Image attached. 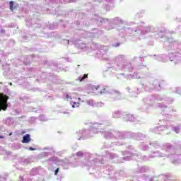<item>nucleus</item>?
I'll use <instances>...</instances> for the list:
<instances>
[{"instance_id":"13","label":"nucleus","mask_w":181,"mask_h":181,"mask_svg":"<svg viewBox=\"0 0 181 181\" xmlns=\"http://www.w3.org/2000/svg\"><path fill=\"white\" fill-rule=\"evenodd\" d=\"M8 135H9V136H11V135H12V132L9 133Z\"/></svg>"},{"instance_id":"12","label":"nucleus","mask_w":181,"mask_h":181,"mask_svg":"<svg viewBox=\"0 0 181 181\" xmlns=\"http://www.w3.org/2000/svg\"><path fill=\"white\" fill-rule=\"evenodd\" d=\"M4 136H0L1 139H4Z\"/></svg>"},{"instance_id":"5","label":"nucleus","mask_w":181,"mask_h":181,"mask_svg":"<svg viewBox=\"0 0 181 181\" xmlns=\"http://www.w3.org/2000/svg\"><path fill=\"white\" fill-rule=\"evenodd\" d=\"M88 77V75L84 74L83 76H80L78 79L80 80V81H84V80H86V78H87Z\"/></svg>"},{"instance_id":"8","label":"nucleus","mask_w":181,"mask_h":181,"mask_svg":"<svg viewBox=\"0 0 181 181\" xmlns=\"http://www.w3.org/2000/svg\"><path fill=\"white\" fill-rule=\"evenodd\" d=\"M76 155L77 156H83V153L80 151V152H78Z\"/></svg>"},{"instance_id":"1","label":"nucleus","mask_w":181,"mask_h":181,"mask_svg":"<svg viewBox=\"0 0 181 181\" xmlns=\"http://www.w3.org/2000/svg\"><path fill=\"white\" fill-rule=\"evenodd\" d=\"M8 100H9V96L0 93V111L8 110Z\"/></svg>"},{"instance_id":"11","label":"nucleus","mask_w":181,"mask_h":181,"mask_svg":"<svg viewBox=\"0 0 181 181\" xmlns=\"http://www.w3.org/2000/svg\"><path fill=\"white\" fill-rule=\"evenodd\" d=\"M118 46H119V43H117L115 45H114L115 47H118Z\"/></svg>"},{"instance_id":"14","label":"nucleus","mask_w":181,"mask_h":181,"mask_svg":"<svg viewBox=\"0 0 181 181\" xmlns=\"http://www.w3.org/2000/svg\"><path fill=\"white\" fill-rule=\"evenodd\" d=\"M175 132H177V134L179 132H177V129H175Z\"/></svg>"},{"instance_id":"4","label":"nucleus","mask_w":181,"mask_h":181,"mask_svg":"<svg viewBox=\"0 0 181 181\" xmlns=\"http://www.w3.org/2000/svg\"><path fill=\"white\" fill-rule=\"evenodd\" d=\"M10 4V9L13 11V9H15V8H16V6H13V5H15V2L13 1H11L9 2Z\"/></svg>"},{"instance_id":"9","label":"nucleus","mask_w":181,"mask_h":181,"mask_svg":"<svg viewBox=\"0 0 181 181\" xmlns=\"http://www.w3.org/2000/svg\"><path fill=\"white\" fill-rule=\"evenodd\" d=\"M66 98H67V100H69V99L71 100V97L69 95H66Z\"/></svg>"},{"instance_id":"2","label":"nucleus","mask_w":181,"mask_h":181,"mask_svg":"<svg viewBox=\"0 0 181 181\" xmlns=\"http://www.w3.org/2000/svg\"><path fill=\"white\" fill-rule=\"evenodd\" d=\"M92 90L95 95H98V94H104L105 93V88H101V86H92Z\"/></svg>"},{"instance_id":"10","label":"nucleus","mask_w":181,"mask_h":181,"mask_svg":"<svg viewBox=\"0 0 181 181\" xmlns=\"http://www.w3.org/2000/svg\"><path fill=\"white\" fill-rule=\"evenodd\" d=\"M29 151H35V148L33 147H30Z\"/></svg>"},{"instance_id":"3","label":"nucleus","mask_w":181,"mask_h":181,"mask_svg":"<svg viewBox=\"0 0 181 181\" xmlns=\"http://www.w3.org/2000/svg\"><path fill=\"white\" fill-rule=\"evenodd\" d=\"M30 142V134H25L23 137L22 143L23 144H29Z\"/></svg>"},{"instance_id":"6","label":"nucleus","mask_w":181,"mask_h":181,"mask_svg":"<svg viewBox=\"0 0 181 181\" xmlns=\"http://www.w3.org/2000/svg\"><path fill=\"white\" fill-rule=\"evenodd\" d=\"M80 106V103H74L72 107L73 108H77V107Z\"/></svg>"},{"instance_id":"7","label":"nucleus","mask_w":181,"mask_h":181,"mask_svg":"<svg viewBox=\"0 0 181 181\" xmlns=\"http://www.w3.org/2000/svg\"><path fill=\"white\" fill-rule=\"evenodd\" d=\"M59 170H60V168H57L55 170V172H54L55 176H57V173H59Z\"/></svg>"}]
</instances>
